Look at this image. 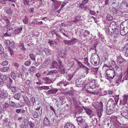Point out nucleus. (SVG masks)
I'll use <instances>...</instances> for the list:
<instances>
[{"mask_svg":"<svg viewBox=\"0 0 128 128\" xmlns=\"http://www.w3.org/2000/svg\"><path fill=\"white\" fill-rule=\"evenodd\" d=\"M113 30L112 31V32H111V31H110V28H109V30H108V33L110 35H112L113 33H115L116 34V31H115V32H114V30Z\"/></svg>","mask_w":128,"mask_h":128,"instance_id":"59","label":"nucleus"},{"mask_svg":"<svg viewBox=\"0 0 128 128\" xmlns=\"http://www.w3.org/2000/svg\"><path fill=\"white\" fill-rule=\"evenodd\" d=\"M114 110V109L112 107L109 106H107L106 113L110 115L112 114Z\"/></svg>","mask_w":128,"mask_h":128,"instance_id":"12","label":"nucleus"},{"mask_svg":"<svg viewBox=\"0 0 128 128\" xmlns=\"http://www.w3.org/2000/svg\"><path fill=\"white\" fill-rule=\"evenodd\" d=\"M96 80L94 79L91 80V81L89 83H87L86 85V87H89V88L92 89L95 88L96 86Z\"/></svg>","mask_w":128,"mask_h":128,"instance_id":"6","label":"nucleus"},{"mask_svg":"<svg viewBox=\"0 0 128 128\" xmlns=\"http://www.w3.org/2000/svg\"><path fill=\"white\" fill-rule=\"evenodd\" d=\"M118 78H114V83H118V84H120V82H123L124 80H122V78L121 79H120L119 77L118 76Z\"/></svg>","mask_w":128,"mask_h":128,"instance_id":"21","label":"nucleus"},{"mask_svg":"<svg viewBox=\"0 0 128 128\" xmlns=\"http://www.w3.org/2000/svg\"><path fill=\"white\" fill-rule=\"evenodd\" d=\"M42 80L45 83L50 84L52 82V81L49 77L44 78H43Z\"/></svg>","mask_w":128,"mask_h":128,"instance_id":"22","label":"nucleus"},{"mask_svg":"<svg viewBox=\"0 0 128 128\" xmlns=\"http://www.w3.org/2000/svg\"><path fill=\"white\" fill-rule=\"evenodd\" d=\"M64 128H75V126L67 122L64 125Z\"/></svg>","mask_w":128,"mask_h":128,"instance_id":"20","label":"nucleus"},{"mask_svg":"<svg viewBox=\"0 0 128 128\" xmlns=\"http://www.w3.org/2000/svg\"><path fill=\"white\" fill-rule=\"evenodd\" d=\"M81 18V16H76L74 18L73 20L70 21V23L71 24H74V22H76L79 21H81L82 20Z\"/></svg>","mask_w":128,"mask_h":128,"instance_id":"11","label":"nucleus"},{"mask_svg":"<svg viewBox=\"0 0 128 128\" xmlns=\"http://www.w3.org/2000/svg\"><path fill=\"white\" fill-rule=\"evenodd\" d=\"M4 52V49L2 46L0 44V54H2Z\"/></svg>","mask_w":128,"mask_h":128,"instance_id":"52","label":"nucleus"},{"mask_svg":"<svg viewBox=\"0 0 128 128\" xmlns=\"http://www.w3.org/2000/svg\"><path fill=\"white\" fill-rule=\"evenodd\" d=\"M14 98L17 100H19L20 97V94H16L13 96Z\"/></svg>","mask_w":128,"mask_h":128,"instance_id":"38","label":"nucleus"},{"mask_svg":"<svg viewBox=\"0 0 128 128\" xmlns=\"http://www.w3.org/2000/svg\"><path fill=\"white\" fill-rule=\"evenodd\" d=\"M124 80H128V73L127 72H126L124 74Z\"/></svg>","mask_w":128,"mask_h":128,"instance_id":"48","label":"nucleus"},{"mask_svg":"<svg viewBox=\"0 0 128 128\" xmlns=\"http://www.w3.org/2000/svg\"><path fill=\"white\" fill-rule=\"evenodd\" d=\"M12 11L11 10L10 8H7L6 12L9 15H11L12 14Z\"/></svg>","mask_w":128,"mask_h":128,"instance_id":"32","label":"nucleus"},{"mask_svg":"<svg viewBox=\"0 0 128 128\" xmlns=\"http://www.w3.org/2000/svg\"><path fill=\"white\" fill-rule=\"evenodd\" d=\"M9 104L10 106L13 108H14L16 106L15 103L14 102L12 101L10 102Z\"/></svg>","mask_w":128,"mask_h":128,"instance_id":"42","label":"nucleus"},{"mask_svg":"<svg viewBox=\"0 0 128 128\" xmlns=\"http://www.w3.org/2000/svg\"><path fill=\"white\" fill-rule=\"evenodd\" d=\"M51 66H52V68H57L59 67L60 71L62 72L63 73L64 72L65 68L64 66L62 65L60 61L59 62L58 64L56 61H52Z\"/></svg>","mask_w":128,"mask_h":128,"instance_id":"1","label":"nucleus"},{"mask_svg":"<svg viewBox=\"0 0 128 128\" xmlns=\"http://www.w3.org/2000/svg\"><path fill=\"white\" fill-rule=\"evenodd\" d=\"M117 60L118 61H119L118 62V64H121L125 61L124 58H123L121 55H119L117 56Z\"/></svg>","mask_w":128,"mask_h":128,"instance_id":"17","label":"nucleus"},{"mask_svg":"<svg viewBox=\"0 0 128 128\" xmlns=\"http://www.w3.org/2000/svg\"><path fill=\"white\" fill-rule=\"evenodd\" d=\"M8 78V77L6 75H4L2 76V78L4 81L6 80Z\"/></svg>","mask_w":128,"mask_h":128,"instance_id":"63","label":"nucleus"},{"mask_svg":"<svg viewBox=\"0 0 128 128\" xmlns=\"http://www.w3.org/2000/svg\"><path fill=\"white\" fill-rule=\"evenodd\" d=\"M106 18L109 21L112 20L113 18L112 16L110 14H108L106 16Z\"/></svg>","mask_w":128,"mask_h":128,"instance_id":"34","label":"nucleus"},{"mask_svg":"<svg viewBox=\"0 0 128 128\" xmlns=\"http://www.w3.org/2000/svg\"><path fill=\"white\" fill-rule=\"evenodd\" d=\"M98 36H99V39L101 41H102L104 39V37L102 35V34L99 33L98 34Z\"/></svg>","mask_w":128,"mask_h":128,"instance_id":"41","label":"nucleus"},{"mask_svg":"<svg viewBox=\"0 0 128 128\" xmlns=\"http://www.w3.org/2000/svg\"><path fill=\"white\" fill-rule=\"evenodd\" d=\"M33 114L34 118H36L38 117V114L37 112L36 111L34 112Z\"/></svg>","mask_w":128,"mask_h":128,"instance_id":"54","label":"nucleus"},{"mask_svg":"<svg viewBox=\"0 0 128 128\" xmlns=\"http://www.w3.org/2000/svg\"><path fill=\"white\" fill-rule=\"evenodd\" d=\"M88 92L94 95H97L99 93V92H92V91H89Z\"/></svg>","mask_w":128,"mask_h":128,"instance_id":"60","label":"nucleus"},{"mask_svg":"<svg viewBox=\"0 0 128 128\" xmlns=\"http://www.w3.org/2000/svg\"><path fill=\"white\" fill-rule=\"evenodd\" d=\"M78 64L80 67H82V68H85V67H86V66L84 65L80 61H78Z\"/></svg>","mask_w":128,"mask_h":128,"instance_id":"53","label":"nucleus"},{"mask_svg":"<svg viewBox=\"0 0 128 128\" xmlns=\"http://www.w3.org/2000/svg\"><path fill=\"white\" fill-rule=\"evenodd\" d=\"M128 30L127 29H124L120 28V33L122 36H124L126 34H128Z\"/></svg>","mask_w":128,"mask_h":128,"instance_id":"24","label":"nucleus"},{"mask_svg":"<svg viewBox=\"0 0 128 128\" xmlns=\"http://www.w3.org/2000/svg\"><path fill=\"white\" fill-rule=\"evenodd\" d=\"M114 100L115 102L112 99L110 98L108 102L107 105L109 104L110 106L112 107L115 110L116 108V104L118 102H116L115 99H114Z\"/></svg>","mask_w":128,"mask_h":128,"instance_id":"5","label":"nucleus"},{"mask_svg":"<svg viewBox=\"0 0 128 128\" xmlns=\"http://www.w3.org/2000/svg\"><path fill=\"white\" fill-rule=\"evenodd\" d=\"M89 13L90 14H91L94 16H95V15L96 14V13L95 11L92 10H90L89 11Z\"/></svg>","mask_w":128,"mask_h":128,"instance_id":"47","label":"nucleus"},{"mask_svg":"<svg viewBox=\"0 0 128 128\" xmlns=\"http://www.w3.org/2000/svg\"><path fill=\"white\" fill-rule=\"evenodd\" d=\"M90 34V32L86 30H84V32L82 35H80L79 37L80 39L83 40L84 39V38H86L87 36H88V35Z\"/></svg>","mask_w":128,"mask_h":128,"instance_id":"10","label":"nucleus"},{"mask_svg":"<svg viewBox=\"0 0 128 128\" xmlns=\"http://www.w3.org/2000/svg\"><path fill=\"white\" fill-rule=\"evenodd\" d=\"M111 67L112 68V70H114V69L116 66L117 65L116 64L114 60L111 61L109 63Z\"/></svg>","mask_w":128,"mask_h":128,"instance_id":"23","label":"nucleus"},{"mask_svg":"<svg viewBox=\"0 0 128 128\" xmlns=\"http://www.w3.org/2000/svg\"><path fill=\"white\" fill-rule=\"evenodd\" d=\"M51 59L50 58H48L44 60V62L46 64H48L50 62Z\"/></svg>","mask_w":128,"mask_h":128,"instance_id":"39","label":"nucleus"},{"mask_svg":"<svg viewBox=\"0 0 128 128\" xmlns=\"http://www.w3.org/2000/svg\"><path fill=\"white\" fill-rule=\"evenodd\" d=\"M20 47L22 49L24 50H26V48H24V44H21L20 45Z\"/></svg>","mask_w":128,"mask_h":128,"instance_id":"61","label":"nucleus"},{"mask_svg":"<svg viewBox=\"0 0 128 128\" xmlns=\"http://www.w3.org/2000/svg\"><path fill=\"white\" fill-rule=\"evenodd\" d=\"M44 51L46 54L47 55H51V50L47 48H45L44 49Z\"/></svg>","mask_w":128,"mask_h":128,"instance_id":"27","label":"nucleus"},{"mask_svg":"<svg viewBox=\"0 0 128 128\" xmlns=\"http://www.w3.org/2000/svg\"><path fill=\"white\" fill-rule=\"evenodd\" d=\"M86 113L90 116V118L94 116V113L92 112L91 110L89 108H85Z\"/></svg>","mask_w":128,"mask_h":128,"instance_id":"14","label":"nucleus"},{"mask_svg":"<svg viewBox=\"0 0 128 128\" xmlns=\"http://www.w3.org/2000/svg\"><path fill=\"white\" fill-rule=\"evenodd\" d=\"M109 74L106 73V78L108 80H110V79H112L111 80L114 81V78H118V76L116 75L115 72L114 70H112V69L109 70Z\"/></svg>","mask_w":128,"mask_h":128,"instance_id":"2","label":"nucleus"},{"mask_svg":"<svg viewBox=\"0 0 128 128\" xmlns=\"http://www.w3.org/2000/svg\"><path fill=\"white\" fill-rule=\"evenodd\" d=\"M1 93L0 94V97L3 100L7 98L8 97V94L6 91H1Z\"/></svg>","mask_w":128,"mask_h":128,"instance_id":"9","label":"nucleus"},{"mask_svg":"<svg viewBox=\"0 0 128 128\" xmlns=\"http://www.w3.org/2000/svg\"><path fill=\"white\" fill-rule=\"evenodd\" d=\"M60 57L61 58H64L65 57L66 54L65 53L61 52L59 54Z\"/></svg>","mask_w":128,"mask_h":128,"instance_id":"45","label":"nucleus"},{"mask_svg":"<svg viewBox=\"0 0 128 128\" xmlns=\"http://www.w3.org/2000/svg\"><path fill=\"white\" fill-rule=\"evenodd\" d=\"M9 68L8 67H5L2 68L0 70L1 71L3 72H5L8 71Z\"/></svg>","mask_w":128,"mask_h":128,"instance_id":"33","label":"nucleus"},{"mask_svg":"<svg viewBox=\"0 0 128 128\" xmlns=\"http://www.w3.org/2000/svg\"><path fill=\"white\" fill-rule=\"evenodd\" d=\"M37 68L34 66H32L29 69L30 70L33 72L36 70Z\"/></svg>","mask_w":128,"mask_h":128,"instance_id":"37","label":"nucleus"},{"mask_svg":"<svg viewBox=\"0 0 128 128\" xmlns=\"http://www.w3.org/2000/svg\"><path fill=\"white\" fill-rule=\"evenodd\" d=\"M58 91V90L56 88H52L48 90L47 92V94H54Z\"/></svg>","mask_w":128,"mask_h":128,"instance_id":"16","label":"nucleus"},{"mask_svg":"<svg viewBox=\"0 0 128 128\" xmlns=\"http://www.w3.org/2000/svg\"><path fill=\"white\" fill-rule=\"evenodd\" d=\"M122 108L124 110L121 112V115L128 119V108L126 106H123Z\"/></svg>","mask_w":128,"mask_h":128,"instance_id":"4","label":"nucleus"},{"mask_svg":"<svg viewBox=\"0 0 128 128\" xmlns=\"http://www.w3.org/2000/svg\"><path fill=\"white\" fill-rule=\"evenodd\" d=\"M8 49L9 52L10 53V54L12 56L14 54L12 50L9 47L8 48Z\"/></svg>","mask_w":128,"mask_h":128,"instance_id":"51","label":"nucleus"},{"mask_svg":"<svg viewBox=\"0 0 128 128\" xmlns=\"http://www.w3.org/2000/svg\"><path fill=\"white\" fill-rule=\"evenodd\" d=\"M22 28L20 27V28L17 29L15 31V32L16 34H19L21 32L22 30Z\"/></svg>","mask_w":128,"mask_h":128,"instance_id":"36","label":"nucleus"},{"mask_svg":"<svg viewBox=\"0 0 128 128\" xmlns=\"http://www.w3.org/2000/svg\"><path fill=\"white\" fill-rule=\"evenodd\" d=\"M126 104L124 102V101L123 100H120L119 104L121 106H124Z\"/></svg>","mask_w":128,"mask_h":128,"instance_id":"56","label":"nucleus"},{"mask_svg":"<svg viewBox=\"0 0 128 128\" xmlns=\"http://www.w3.org/2000/svg\"><path fill=\"white\" fill-rule=\"evenodd\" d=\"M30 100L32 103L33 106H34L36 104V101L35 98L34 97H32L30 99Z\"/></svg>","mask_w":128,"mask_h":128,"instance_id":"35","label":"nucleus"},{"mask_svg":"<svg viewBox=\"0 0 128 128\" xmlns=\"http://www.w3.org/2000/svg\"><path fill=\"white\" fill-rule=\"evenodd\" d=\"M4 83V81L3 80L2 78H0V85L1 86L3 85V84Z\"/></svg>","mask_w":128,"mask_h":128,"instance_id":"57","label":"nucleus"},{"mask_svg":"<svg viewBox=\"0 0 128 128\" xmlns=\"http://www.w3.org/2000/svg\"><path fill=\"white\" fill-rule=\"evenodd\" d=\"M29 56L31 60H33L35 61H36L35 57H36V56L34 54H30Z\"/></svg>","mask_w":128,"mask_h":128,"instance_id":"31","label":"nucleus"},{"mask_svg":"<svg viewBox=\"0 0 128 128\" xmlns=\"http://www.w3.org/2000/svg\"><path fill=\"white\" fill-rule=\"evenodd\" d=\"M28 19L26 16L23 20V22L25 24H27L28 22Z\"/></svg>","mask_w":128,"mask_h":128,"instance_id":"46","label":"nucleus"},{"mask_svg":"<svg viewBox=\"0 0 128 128\" xmlns=\"http://www.w3.org/2000/svg\"><path fill=\"white\" fill-rule=\"evenodd\" d=\"M3 108L5 109L8 108L9 106V104L8 103H5L3 105Z\"/></svg>","mask_w":128,"mask_h":128,"instance_id":"49","label":"nucleus"},{"mask_svg":"<svg viewBox=\"0 0 128 128\" xmlns=\"http://www.w3.org/2000/svg\"><path fill=\"white\" fill-rule=\"evenodd\" d=\"M32 62L30 60H28L26 61L24 63V65L26 66H29L31 64Z\"/></svg>","mask_w":128,"mask_h":128,"instance_id":"30","label":"nucleus"},{"mask_svg":"<svg viewBox=\"0 0 128 128\" xmlns=\"http://www.w3.org/2000/svg\"><path fill=\"white\" fill-rule=\"evenodd\" d=\"M29 125L30 128H33L34 126V124L31 121L29 122Z\"/></svg>","mask_w":128,"mask_h":128,"instance_id":"58","label":"nucleus"},{"mask_svg":"<svg viewBox=\"0 0 128 128\" xmlns=\"http://www.w3.org/2000/svg\"><path fill=\"white\" fill-rule=\"evenodd\" d=\"M85 81L82 80L81 79H78L76 81V85L78 87H81L85 84Z\"/></svg>","mask_w":128,"mask_h":128,"instance_id":"8","label":"nucleus"},{"mask_svg":"<svg viewBox=\"0 0 128 128\" xmlns=\"http://www.w3.org/2000/svg\"><path fill=\"white\" fill-rule=\"evenodd\" d=\"M120 28L124 29H126L128 30V24L126 21L123 22L122 24H121Z\"/></svg>","mask_w":128,"mask_h":128,"instance_id":"13","label":"nucleus"},{"mask_svg":"<svg viewBox=\"0 0 128 128\" xmlns=\"http://www.w3.org/2000/svg\"><path fill=\"white\" fill-rule=\"evenodd\" d=\"M112 10L114 12H115L116 13H118L119 12H121L122 13V12H121L119 11L118 10H117L116 8L115 7L112 8Z\"/></svg>","mask_w":128,"mask_h":128,"instance_id":"50","label":"nucleus"},{"mask_svg":"<svg viewBox=\"0 0 128 128\" xmlns=\"http://www.w3.org/2000/svg\"><path fill=\"white\" fill-rule=\"evenodd\" d=\"M123 52L124 53L125 52L124 56L126 57H128V48H127L125 51L123 50H122Z\"/></svg>","mask_w":128,"mask_h":128,"instance_id":"43","label":"nucleus"},{"mask_svg":"<svg viewBox=\"0 0 128 128\" xmlns=\"http://www.w3.org/2000/svg\"><path fill=\"white\" fill-rule=\"evenodd\" d=\"M5 44L7 46H8L10 44V40H6L5 41Z\"/></svg>","mask_w":128,"mask_h":128,"instance_id":"64","label":"nucleus"},{"mask_svg":"<svg viewBox=\"0 0 128 128\" xmlns=\"http://www.w3.org/2000/svg\"><path fill=\"white\" fill-rule=\"evenodd\" d=\"M103 102H100L98 104V106L100 108H102L103 107Z\"/></svg>","mask_w":128,"mask_h":128,"instance_id":"62","label":"nucleus"},{"mask_svg":"<svg viewBox=\"0 0 128 128\" xmlns=\"http://www.w3.org/2000/svg\"><path fill=\"white\" fill-rule=\"evenodd\" d=\"M77 121L78 124L79 125L82 122L83 120L81 117L79 116L77 118Z\"/></svg>","mask_w":128,"mask_h":128,"instance_id":"29","label":"nucleus"},{"mask_svg":"<svg viewBox=\"0 0 128 128\" xmlns=\"http://www.w3.org/2000/svg\"><path fill=\"white\" fill-rule=\"evenodd\" d=\"M10 76L12 79L15 80L16 76V74L14 72H12L10 74Z\"/></svg>","mask_w":128,"mask_h":128,"instance_id":"44","label":"nucleus"},{"mask_svg":"<svg viewBox=\"0 0 128 128\" xmlns=\"http://www.w3.org/2000/svg\"><path fill=\"white\" fill-rule=\"evenodd\" d=\"M43 122L45 124L47 125L50 124V122L48 118L45 117L44 119Z\"/></svg>","mask_w":128,"mask_h":128,"instance_id":"26","label":"nucleus"},{"mask_svg":"<svg viewBox=\"0 0 128 128\" xmlns=\"http://www.w3.org/2000/svg\"><path fill=\"white\" fill-rule=\"evenodd\" d=\"M8 61L6 60L4 61L1 64L3 66H5L7 65L8 64Z\"/></svg>","mask_w":128,"mask_h":128,"instance_id":"55","label":"nucleus"},{"mask_svg":"<svg viewBox=\"0 0 128 128\" xmlns=\"http://www.w3.org/2000/svg\"><path fill=\"white\" fill-rule=\"evenodd\" d=\"M123 97L124 98L123 99V101L126 104H127L128 102V95H126V94H124L123 96Z\"/></svg>","mask_w":128,"mask_h":128,"instance_id":"28","label":"nucleus"},{"mask_svg":"<svg viewBox=\"0 0 128 128\" xmlns=\"http://www.w3.org/2000/svg\"><path fill=\"white\" fill-rule=\"evenodd\" d=\"M114 69H115V70H118L120 73L122 72V68L120 67H118L117 65L116 66Z\"/></svg>","mask_w":128,"mask_h":128,"instance_id":"40","label":"nucleus"},{"mask_svg":"<svg viewBox=\"0 0 128 128\" xmlns=\"http://www.w3.org/2000/svg\"><path fill=\"white\" fill-rule=\"evenodd\" d=\"M54 4L55 8L56 9H57L60 6L61 4V2L60 1H58L56 2Z\"/></svg>","mask_w":128,"mask_h":128,"instance_id":"25","label":"nucleus"},{"mask_svg":"<svg viewBox=\"0 0 128 128\" xmlns=\"http://www.w3.org/2000/svg\"><path fill=\"white\" fill-rule=\"evenodd\" d=\"M91 61L92 64L95 66H96L99 64L100 58L98 55H95L92 57Z\"/></svg>","mask_w":128,"mask_h":128,"instance_id":"3","label":"nucleus"},{"mask_svg":"<svg viewBox=\"0 0 128 128\" xmlns=\"http://www.w3.org/2000/svg\"><path fill=\"white\" fill-rule=\"evenodd\" d=\"M24 99V101L25 102L26 105L28 106H30V103L28 98L27 96H24L23 97Z\"/></svg>","mask_w":128,"mask_h":128,"instance_id":"19","label":"nucleus"},{"mask_svg":"<svg viewBox=\"0 0 128 128\" xmlns=\"http://www.w3.org/2000/svg\"><path fill=\"white\" fill-rule=\"evenodd\" d=\"M102 23L104 24V29L105 31L107 33L108 30H109V27H110V24L108 23H106V21L104 20H103Z\"/></svg>","mask_w":128,"mask_h":128,"instance_id":"15","label":"nucleus"},{"mask_svg":"<svg viewBox=\"0 0 128 128\" xmlns=\"http://www.w3.org/2000/svg\"><path fill=\"white\" fill-rule=\"evenodd\" d=\"M75 108L76 113L80 114L82 112L83 110V109L80 106L78 105L76 106L75 107Z\"/></svg>","mask_w":128,"mask_h":128,"instance_id":"18","label":"nucleus"},{"mask_svg":"<svg viewBox=\"0 0 128 128\" xmlns=\"http://www.w3.org/2000/svg\"><path fill=\"white\" fill-rule=\"evenodd\" d=\"M78 41V40L76 38H73L71 40H66L63 41L64 43L66 44H67L68 46L73 44Z\"/></svg>","mask_w":128,"mask_h":128,"instance_id":"7","label":"nucleus"}]
</instances>
